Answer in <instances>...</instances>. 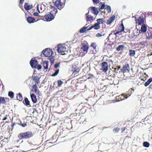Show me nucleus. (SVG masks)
I'll list each match as a JSON object with an SVG mask.
<instances>
[{
	"mask_svg": "<svg viewBox=\"0 0 152 152\" xmlns=\"http://www.w3.org/2000/svg\"><path fill=\"white\" fill-rule=\"evenodd\" d=\"M33 135L32 132L31 131H28L24 133H20L18 135L19 138L21 140L26 139L32 137Z\"/></svg>",
	"mask_w": 152,
	"mask_h": 152,
	"instance_id": "f257e3e1",
	"label": "nucleus"
},
{
	"mask_svg": "<svg viewBox=\"0 0 152 152\" xmlns=\"http://www.w3.org/2000/svg\"><path fill=\"white\" fill-rule=\"evenodd\" d=\"M53 53V52L50 49L47 48L43 50L41 55H43L46 57H49L51 56Z\"/></svg>",
	"mask_w": 152,
	"mask_h": 152,
	"instance_id": "f03ea898",
	"label": "nucleus"
},
{
	"mask_svg": "<svg viewBox=\"0 0 152 152\" xmlns=\"http://www.w3.org/2000/svg\"><path fill=\"white\" fill-rule=\"evenodd\" d=\"M55 17L53 14L51 12L49 13L45 16V18L47 21H50L53 20Z\"/></svg>",
	"mask_w": 152,
	"mask_h": 152,
	"instance_id": "7ed1b4c3",
	"label": "nucleus"
},
{
	"mask_svg": "<svg viewBox=\"0 0 152 152\" xmlns=\"http://www.w3.org/2000/svg\"><path fill=\"white\" fill-rule=\"evenodd\" d=\"M57 51L59 53H62L66 51V48L65 46H62L61 44H59L58 45Z\"/></svg>",
	"mask_w": 152,
	"mask_h": 152,
	"instance_id": "20e7f679",
	"label": "nucleus"
},
{
	"mask_svg": "<svg viewBox=\"0 0 152 152\" xmlns=\"http://www.w3.org/2000/svg\"><path fill=\"white\" fill-rule=\"evenodd\" d=\"M120 28H121V30L120 31H116V32L115 33V31H113V32L112 33V34H114L116 36V37L115 38V39H117V37H118V34L119 35H121V34H119V33L121 32L124 30V27L123 23H122L120 25Z\"/></svg>",
	"mask_w": 152,
	"mask_h": 152,
	"instance_id": "39448f33",
	"label": "nucleus"
},
{
	"mask_svg": "<svg viewBox=\"0 0 152 152\" xmlns=\"http://www.w3.org/2000/svg\"><path fill=\"white\" fill-rule=\"evenodd\" d=\"M102 71L105 72L108 70V65L107 63L106 62H103L102 63Z\"/></svg>",
	"mask_w": 152,
	"mask_h": 152,
	"instance_id": "423d86ee",
	"label": "nucleus"
},
{
	"mask_svg": "<svg viewBox=\"0 0 152 152\" xmlns=\"http://www.w3.org/2000/svg\"><path fill=\"white\" fill-rule=\"evenodd\" d=\"M98 8H96L95 7H90L88 8V12H89L90 9H91V12L94 14L96 15L98 14L99 12V11L97 9Z\"/></svg>",
	"mask_w": 152,
	"mask_h": 152,
	"instance_id": "0eeeda50",
	"label": "nucleus"
},
{
	"mask_svg": "<svg viewBox=\"0 0 152 152\" xmlns=\"http://www.w3.org/2000/svg\"><path fill=\"white\" fill-rule=\"evenodd\" d=\"M130 68L129 65V64H126L121 69V71L125 73L127 72H129L130 71Z\"/></svg>",
	"mask_w": 152,
	"mask_h": 152,
	"instance_id": "6e6552de",
	"label": "nucleus"
},
{
	"mask_svg": "<svg viewBox=\"0 0 152 152\" xmlns=\"http://www.w3.org/2000/svg\"><path fill=\"white\" fill-rule=\"evenodd\" d=\"M37 61L36 59H31L30 62V64L32 68H36V66L37 64Z\"/></svg>",
	"mask_w": 152,
	"mask_h": 152,
	"instance_id": "1a4fd4ad",
	"label": "nucleus"
},
{
	"mask_svg": "<svg viewBox=\"0 0 152 152\" xmlns=\"http://www.w3.org/2000/svg\"><path fill=\"white\" fill-rule=\"evenodd\" d=\"M89 12L86 14V19L87 21H92L95 20V18H94L92 16L89 15Z\"/></svg>",
	"mask_w": 152,
	"mask_h": 152,
	"instance_id": "9d476101",
	"label": "nucleus"
},
{
	"mask_svg": "<svg viewBox=\"0 0 152 152\" xmlns=\"http://www.w3.org/2000/svg\"><path fill=\"white\" fill-rule=\"evenodd\" d=\"M81 50L83 51V53H86L88 49V46L87 45L84 44L81 48Z\"/></svg>",
	"mask_w": 152,
	"mask_h": 152,
	"instance_id": "9b49d317",
	"label": "nucleus"
},
{
	"mask_svg": "<svg viewBox=\"0 0 152 152\" xmlns=\"http://www.w3.org/2000/svg\"><path fill=\"white\" fill-rule=\"evenodd\" d=\"M23 102L24 104L28 107H30L31 106V105L30 104V102L28 100V98L26 97L24 99V100L23 101Z\"/></svg>",
	"mask_w": 152,
	"mask_h": 152,
	"instance_id": "f8f14e48",
	"label": "nucleus"
},
{
	"mask_svg": "<svg viewBox=\"0 0 152 152\" xmlns=\"http://www.w3.org/2000/svg\"><path fill=\"white\" fill-rule=\"evenodd\" d=\"M32 90L34 91L35 93L37 94H39V91L37 89V86L36 84L34 85L32 87Z\"/></svg>",
	"mask_w": 152,
	"mask_h": 152,
	"instance_id": "ddd939ff",
	"label": "nucleus"
},
{
	"mask_svg": "<svg viewBox=\"0 0 152 152\" xmlns=\"http://www.w3.org/2000/svg\"><path fill=\"white\" fill-rule=\"evenodd\" d=\"M31 97L32 102L34 103H36L37 102L36 96L34 94H31Z\"/></svg>",
	"mask_w": 152,
	"mask_h": 152,
	"instance_id": "4468645a",
	"label": "nucleus"
},
{
	"mask_svg": "<svg viewBox=\"0 0 152 152\" xmlns=\"http://www.w3.org/2000/svg\"><path fill=\"white\" fill-rule=\"evenodd\" d=\"M115 17L114 15H113L112 17H110L109 19L107 20L106 22V23L108 25L111 23L112 22L115 20Z\"/></svg>",
	"mask_w": 152,
	"mask_h": 152,
	"instance_id": "2eb2a0df",
	"label": "nucleus"
},
{
	"mask_svg": "<svg viewBox=\"0 0 152 152\" xmlns=\"http://www.w3.org/2000/svg\"><path fill=\"white\" fill-rule=\"evenodd\" d=\"M27 22L29 23H33L35 20L34 18H32L31 17L29 16L27 19Z\"/></svg>",
	"mask_w": 152,
	"mask_h": 152,
	"instance_id": "dca6fc26",
	"label": "nucleus"
},
{
	"mask_svg": "<svg viewBox=\"0 0 152 152\" xmlns=\"http://www.w3.org/2000/svg\"><path fill=\"white\" fill-rule=\"evenodd\" d=\"M96 21L99 25L104 23L105 22V21L104 18H99L96 20Z\"/></svg>",
	"mask_w": 152,
	"mask_h": 152,
	"instance_id": "f3484780",
	"label": "nucleus"
},
{
	"mask_svg": "<svg viewBox=\"0 0 152 152\" xmlns=\"http://www.w3.org/2000/svg\"><path fill=\"white\" fill-rule=\"evenodd\" d=\"M127 96V94H123L119 96V97L121 98V100H123L124 99V98L127 99L128 97Z\"/></svg>",
	"mask_w": 152,
	"mask_h": 152,
	"instance_id": "a211bd4d",
	"label": "nucleus"
},
{
	"mask_svg": "<svg viewBox=\"0 0 152 152\" xmlns=\"http://www.w3.org/2000/svg\"><path fill=\"white\" fill-rule=\"evenodd\" d=\"M24 7L27 10H29L32 8V7L31 6L28 5V3H25L24 4Z\"/></svg>",
	"mask_w": 152,
	"mask_h": 152,
	"instance_id": "6ab92c4d",
	"label": "nucleus"
},
{
	"mask_svg": "<svg viewBox=\"0 0 152 152\" xmlns=\"http://www.w3.org/2000/svg\"><path fill=\"white\" fill-rule=\"evenodd\" d=\"M92 26L93 28H94V29L96 30L99 29L100 27L99 24L97 22V23H95Z\"/></svg>",
	"mask_w": 152,
	"mask_h": 152,
	"instance_id": "aec40b11",
	"label": "nucleus"
},
{
	"mask_svg": "<svg viewBox=\"0 0 152 152\" xmlns=\"http://www.w3.org/2000/svg\"><path fill=\"white\" fill-rule=\"evenodd\" d=\"M135 54V52L134 50L132 49L130 50H129V55L130 56H133Z\"/></svg>",
	"mask_w": 152,
	"mask_h": 152,
	"instance_id": "412c9836",
	"label": "nucleus"
},
{
	"mask_svg": "<svg viewBox=\"0 0 152 152\" xmlns=\"http://www.w3.org/2000/svg\"><path fill=\"white\" fill-rule=\"evenodd\" d=\"M124 46L123 45H119L116 48V50L118 51H120L121 50L122 51L124 50Z\"/></svg>",
	"mask_w": 152,
	"mask_h": 152,
	"instance_id": "4be33fe9",
	"label": "nucleus"
},
{
	"mask_svg": "<svg viewBox=\"0 0 152 152\" xmlns=\"http://www.w3.org/2000/svg\"><path fill=\"white\" fill-rule=\"evenodd\" d=\"M147 27L145 25H142L141 28V31L142 32L145 33L146 32Z\"/></svg>",
	"mask_w": 152,
	"mask_h": 152,
	"instance_id": "5701e85b",
	"label": "nucleus"
},
{
	"mask_svg": "<svg viewBox=\"0 0 152 152\" xmlns=\"http://www.w3.org/2000/svg\"><path fill=\"white\" fill-rule=\"evenodd\" d=\"M33 79L35 81V82L38 84L39 83V78H38L37 76H32Z\"/></svg>",
	"mask_w": 152,
	"mask_h": 152,
	"instance_id": "b1692460",
	"label": "nucleus"
},
{
	"mask_svg": "<svg viewBox=\"0 0 152 152\" xmlns=\"http://www.w3.org/2000/svg\"><path fill=\"white\" fill-rule=\"evenodd\" d=\"M48 59L50 60L51 63V64L52 65L53 64L54 61L55 60L54 57L53 56H50L48 57Z\"/></svg>",
	"mask_w": 152,
	"mask_h": 152,
	"instance_id": "393cba45",
	"label": "nucleus"
},
{
	"mask_svg": "<svg viewBox=\"0 0 152 152\" xmlns=\"http://www.w3.org/2000/svg\"><path fill=\"white\" fill-rule=\"evenodd\" d=\"M87 26H84L81 28L79 31V32L81 33H83L85 32L87 30Z\"/></svg>",
	"mask_w": 152,
	"mask_h": 152,
	"instance_id": "a878e982",
	"label": "nucleus"
},
{
	"mask_svg": "<svg viewBox=\"0 0 152 152\" xmlns=\"http://www.w3.org/2000/svg\"><path fill=\"white\" fill-rule=\"evenodd\" d=\"M152 81V78H150L148 80L145 82V83L144 84V86L146 87L147 86H148L150 83Z\"/></svg>",
	"mask_w": 152,
	"mask_h": 152,
	"instance_id": "bb28decb",
	"label": "nucleus"
},
{
	"mask_svg": "<svg viewBox=\"0 0 152 152\" xmlns=\"http://www.w3.org/2000/svg\"><path fill=\"white\" fill-rule=\"evenodd\" d=\"M17 99L20 101H21L23 100V97L22 95L20 93H19L18 94H17Z\"/></svg>",
	"mask_w": 152,
	"mask_h": 152,
	"instance_id": "cd10ccee",
	"label": "nucleus"
},
{
	"mask_svg": "<svg viewBox=\"0 0 152 152\" xmlns=\"http://www.w3.org/2000/svg\"><path fill=\"white\" fill-rule=\"evenodd\" d=\"M139 19L138 20V23L139 25H141L142 23H143L144 20L141 17H139Z\"/></svg>",
	"mask_w": 152,
	"mask_h": 152,
	"instance_id": "c85d7f7f",
	"label": "nucleus"
},
{
	"mask_svg": "<svg viewBox=\"0 0 152 152\" xmlns=\"http://www.w3.org/2000/svg\"><path fill=\"white\" fill-rule=\"evenodd\" d=\"M43 67L45 69H48V62L47 61H45L43 62Z\"/></svg>",
	"mask_w": 152,
	"mask_h": 152,
	"instance_id": "c756f323",
	"label": "nucleus"
},
{
	"mask_svg": "<svg viewBox=\"0 0 152 152\" xmlns=\"http://www.w3.org/2000/svg\"><path fill=\"white\" fill-rule=\"evenodd\" d=\"M6 103V101L5 98L1 96L0 97V104H4Z\"/></svg>",
	"mask_w": 152,
	"mask_h": 152,
	"instance_id": "7c9ffc66",
	"label": "nucleus"
},
{
	"mask_svg": "<svg viewBox=\"0 0 152 152\" xmlns=\"http://www.w3.org/2000/svg\"><path fill=\"white\" fill-rule=\"evenodd\" d=\"M65 4L64 5H63L61 3V4H59L58 5H57L56 7L60 10L62 9L64 6Z\"/></svg>",
	"mask_w": 152,
	"mask_h": 152,
	"instance_id": "2f4dec72",
	"label": "nucleus"
},
{
	"mask_svg": "<svg viewBox=\"0 0 152 152\" xmlns=\"http://www.w3.org/2000/svg\"><path fill=\"white\" fill-rule=\"evenodd\" d=\"M8 95L11 99H12L14 97V93L12 91H10L8 92Z\"/></svg>",
	"mask_w": 152,
	"mask_h": 152,
	"instance_id": "473e14b6",
	"label": "nucleus"
},
{
	"mask_svg": "<svg viewBox=\"0 0 152 152\" xmlns=\"http://www.w3.org/2000/svg\"><path fill=\"white\" fill-rule=\"evenodd\" d=\"M100 6H101V7L99 9V11H101V10L104 9L105 5L104 3V2H101L100 3Z\"/></svg>",
	"mask_w": 152,
	"mask_h": 152,
	"instance_id": "72a5a7b5",
	"label": "nucleus"
},
{
	"mask_svg": "<svg viewBox=\"0 0 152 152\" xmlns=\"http://www.w3.org/2000/svg\"><path fill=\"white\" fill-rule=\"evenodd\" d=\"M143 146L145 147H148L150 145L149 143L147 142H144L143 143Z\"/></svg>",
	"mask_w": 152,
	"mask_h": 152,
	"instance_id": "f704fd0d",
	"label": "nucleus"
},
{
	"mask_svg": "<svg viewBox=\"0 0 152 152\" xmlns=\"http://www.w3.org/2000/svg\"><path fill=\"white\" fill-rule=\"evenodd\" d=\"M17 124H18L19 125L23 127H25L27 125V124L26 123H25L24 122L22 123V122L21 121H20V123H18Z\"/></svg>",
	"mask_w": 152,
	"mask_h": 152,
	"instance_id": "c9c22d12",
	"label": "nucleus"
},
{
	"mask_svg": "<svg viewBox=\"0 0 152 152\" xmlns=\"http://www.w3.org/2000/svg\"><path fill=\"white\" fill-rule=\"evenodd\" d=\"M59 72V69H57L56 71H55V72L51 76L53 77L56 76L58 74Z\"/></svg>",
	"mask_w": 152,
	"mask_h": 152,
	"instance_id": "e433bc0d",
	"label": "nucleus"
},
{
	"mask_svg": "<svg viewBox=\"0 0 152 152\" xmlns=\"http://www.w3.org/2000/svg\"><path fill=\"white\" fill-rule=\"evenodd\" d=\"M107 6L106 8V10L108 11V13H110L111 12V7L109 5H106Z\"/></svg>",
	"mask_w": 152,
	"mask_h": 152,
	"instance_id": "4c0bfd02",
	"label": "nucleus"
},
{
	"mask_svg": "<svg viewBox=\"0 0 152 152\" xmlns=\"http://www.w3.org/2000/svg\"><path fill=\"white\" fill-rule=\"evenodd\" d=\"M61 0H56L55 2V4L56 6L58 5L59 4H61Z\"/></svg>",
	"mask_w": 152,
	"mask_h": 152,
	"instance_id": "58836bf2",
	"label": "nucleus"
},
{
	"mask_svg": "<svg viewBox=\"0 0 152 152\" xmlns=\"http://www.w3.org/2000/svg\"><path fill=\"white\" fill-rule=\"evenodd\" d=\"M121 67L120 66H117L116 67V68H114V72L115 73H117L118 72H117V71Z\"/></svg>",
	"mask_w": 152,
	"mask_h": 152,
	"instance_id": "ea45409f",
	"label": "nucleus"
},
{
	"mask_svg": "<svg viewBox=\"0 0 152 152\" xmlns=\"http://www.w3.org/2000/svg\"><path fill=\"white\" fill-rule=\"evenodd\" d=\"M63 83V82L61 80H58V87H60Z\"/></svg>",
	"mask_w": 152,
	"mask_h": 152,
	"instance_id": "a19ab883",
	"label": "nucleus"
},
{
	"mask_svg": "<svg viewBox=\"0 0 152 152\" xmlns=\"http://www.w3.org/2000/svg\"><path fill=\"white\" fill-rule=\"evenodd\" d=\"M53 12H55V15L58 12V10H57V9L55 7H53V10H52V11H51V12H53V14L54 13Z\"/></svg>",
	"mask_w": 152,
	"mask_h": 152,
	"instance_id": "79ce46f5",
	"label": "nucleus"
},
{
	"mask_svg": "<svg viewBox=\"0 0 152 152\" xmlns=\"http://www.w3.org/2000/svg\"><path fill=\"white\" fill-rule=\"evenodd\" d=\"M134 90L132 88H130L129 91L128 92V93H130V95H129V96H128V97L130 96L131 94L132 93V91H133V92L134 91Z\"/></svg>",
	"mask_w": 152,
	"mask_h": 152,
	"instance_id": "37998d69",
	"label": "nucleus"
},
{
	"mask_svg": "<svg viewBox=\"0 0 152 152\" xmlns=\"http://www.w3.org/2000/svg\"><path fill=\"white\" fill-rule=\"evenodd\" d=\"M105 35V34L104 33L103 34H101L98 33L96 35V36L97 37H99L102 36H104Z\"/></svg>",
	"mask_w": 152,
	"mask_h": 152,
	"instance_id": "c03bdc74",
	"label": "nucleus"
},
{
	"mask_svg": "<svg viewBox=\"0 0 152 152\" xmlns=\"http://www.w3.org/2000/svg\"><path fill=\"white\" fill-rule=\"evenodd\" d=\"M36 68H37L38 70H39L41 69L42 66L40 65H39V64L37 65V66H36Z\"/></svg>",
	"mask_w": 152,
	"mask_h": 152,
	"instance_id": "a18cd8bd",
	"label": "nucleus"
},
{
	"mask_svg": "<svg viewBox=\"0 0 152 152\" xmlns=\"http://www.w3.org/2000/svg\"><path fill=\"white\" fill-rule=\"evenodd\" d=\"M120 130V129L118 128H115L113 130V131L114 132H118Z\"/></svg>",
	"mask_w": 152,
	"mask_h": 152,
	"instance_id": "49530a36",
	"label": "nucleus"
},
{
	"mask_svg": "<svg viewBox=\"0 0 152 152\" xmlns=\"http://www.w3.org/2000/svg\"><path fill=\"white\" fill-rule=\"evenodd\" d=\"M60 64V63H57L54 65V67L55 68H57L58 67Z\"/></svg>",
	"mask_w": 152,
	"mask_h": 152,
	"instance_id": "de8ad7c7",
	"label": "nucleus"
},
{
	"mask_svg": "<svg viewBox=\"0 0 152 152\" xmlns=\"http://www.w3.org/2000/svg\"><path fill=\"white\" fill-rule=\"evenodd\" d=\"M91 46L94 49H96V43H92L91 45Z\"/></svg>",
	"mask_w": 152,
	"mask_h": 152,
	"instance_id": "09e8293b",
	"label": "nucleus"
},
{
	"mask_svg": "<svg viewBox=\"0 0 152 152\" xmlns=\"http://www.w3.org/2000/svg\"><path fill=\"white\" fill-rule=\"evenodd\" d=\"M147 39L149 40H150L152 39V34L149 36L147 37Z\"/></svg>",
	"mask_w": 152,
	"mask_h": 152,
	"instance_id": "8fccbe9b",
	"label": "nucleus"
},
{
	"mask_svg": "<svg viewBox=\"0 0 152 152\" xmlns=\"http://www.w3.org/2000/svg\"><path fill=\"white\" fill-rule=\"evenodd\" d=\"M93 3H95L96 4L99 3V0H92Z\"/></svg>",
	"mask_w": 152,
	"mask_h": 152,
	"instance_id": "3c124183",
	"label": "nucleus"
},
{
	"mask_svg": "<svg viewBox=\"0 0 152 152\" xmlns=\"http://www.w3.org/2000/svg\"><path fill=\"white\" fill-rule=\"evenodd\" d=\"M34 16H37L39 15V13L37 12H35L34 13Z\"/></svg>",
	"mask_w": 152,
	"mask_h": 152,
	"instance_id": "603ef678",
	"label": "nucleus"
},
{
	"mask_svg": "<svg viewBox=\"0 0 152 152\" xmlns=\"http://www.w3.org/2000/svg\"><path fill=\"white\" fill-rule=\"evenodd\" d=\"M113 32V31H111V33L110 34L109 36L107 38V39L108 40L109 39V37L111 36V35L112 34V33Z\"/></svg>",
	"mask_w": 152,
	"mask_h": 152,
	"instance_id": "864d4df0",
	"label": "nucleus"
},
{
	"mask_svg": "<svg viewBox=\"0 0 152 152\" xmlns=\"http://www.w3.org/2000/svg\"><path fill=\"white\" fill-rule=\"evenodd\" d=\"M93 28V26H91L90 28H88L87 30V31H88L90 30H91L92 28Z\"/></svg>",
	"mask_w": 152,
	"mask_h": 152,
	"instance_id": "5fc2aeb1",
	"label": "nucleus"
},
{
	"mask_svg": "<svg viewBox=\"0 0 152 152\" xmlns=\"http://www.w3.org/2000/svg\"><path fill=\"white\" fill-rule=\"evenodd\" d=\"M125 129H126L125 127L122 128V129H121V132L122 133L123 132L125 131Z\"/></svg>",
	"mask_w": 152,
	"mask_h": 152,
	"instance_id": "6e6d98bb",
	"label": "nucleus"
},
{
	"mask_svg": "<svg viewBox=\"0 0 152 152\" xmlns=\"http://www.w3.org/2000/svg\"><path fill=\"white\" fill-rule=\"evenodd\" d=\"M33 109L34 110V112H36V113H38V111L35 108H33Z\"/></svg>",
	"mask_w": 152,
	"mask_h": 152,
	"instance_id": "4d7b16f0",
	"label": "nucleus"
},
{
	"mask_svg": "<svg viewBox=\"0 0 152 152\" xmlns=\"http://www.w3.org/2000/svg\"><path fill=\"white\" fill-rule=\"evenodd\" d=\"M7 118V115H6V117H4V118L2 120L3 121H4V120H6Z\"/></svg>",
	"mask_w": 152,
	"mask_h": 152,
	"instance_id": "13d9d810",
	"label": "nucleus"
},
{
	"mask_svg": "<svg viewBox=\"0 0 152 152\" xmlns=\"http://www.w3.org/2000/svg\"><path fill=\"white\" fill-rule=\"evenodd\" d=\"M24 0H20V4H22Z\"/></svg>",
	"mask_w": 152,
	"mask_h": 152,
	"instance_id": "bf43d9fd",
	"label": "nucleus"
},
{
	"mask_svg": "<svg viewBox=\"0 0 152 152\" xmlns=\"http://www.w3.org/2000/svg\"><path fill=\"white\" fill-rule=\"evenodd\" d=\"M78 71L79 70L77 69H76L74 70V72L78 73Z\"/></svg>",
	"mask_w": 152,
	"mask_h": 152,
	"instance_id": "052dcab7",
	"label": "nucleus"
},
{
	"mask_svg": "<svg viewBox=\"0 0 152 152\" xmlns=\"http://www.w3.org/2000/svg\"><path fill=\"white\" fill-rule=\"evenodd\" d=\"M17 123H14L13 124L11 125V126L13 127V126L15 125L16 124H17Z\"/></svg>",
	"mask_w": 152,
	"mask_h": 152,
	"instance_id": "680f3d73",
	"label": "nucleus"
},
{
	"mask_svg": "<svg viewBox=\"0 0 152 152\" xmlns=\"http://www.w3.org/2000/svg\"><path fill=\"white\" fill-rule=\"evenodd\" d=\"M37 11H38V12H39L40 13V11H39V7L38 5L37 6Z\"/></svg>",
	"mask_w": 152,
	"mask_h": 152,
	"instance_id": "e2e57ef3",
	"label": "nucleus"
},
{
	"mask_svg": "<svg viewBox=\"0 0 152 152\" xmlns=\"http://www.w3.org/2000/svg\"><path fill=\"white\" fill-rule=\"evenodd\" d=\"M148 15H152V12H148Z\"/></svg>",
	"mask_w": 152,
	"mask_h": 152,
	"instance_id": "0e129e2a",
	"label": "nucleus"
},
{
	"mask_svg": "<svg viewBox=\"0 0 152 152\" xmlns=\"http://www.w3.org/2000/svg\"><path fill=\"white\" fill-rule=\"evenodd\" d=\"M50 7H51V9H53V7H55L54 6H53L52 5H50Z\"/></svg>",
	"mask_w": 152,
	"mask_h": 152,
	"instance_id": "69168bd1",
	"label": "nucleus"
},
{
	"mask_svg": "<svg viewBox=\"0 0 152 152\" xmlns=\"http://www.w3.org/2000/svg\"><path fill=\"white\" fill-rule=\"evenodd\" d=\"M146 43V42H142L141 44L142 45H144Z\"/></svg>",
	"mask_w": 152,
	"mask_h": 152,
	"instance_id": "338daca9",
	"label": "nucleus"
},
{
	"mask_svg": "<svg viewBox=\"0 0 152 152\" xmlns=\"http://www.w3.org/2000/svg\"><path fill=\"white\" fill-rule=\"evenodd\" d=\"M149 88H150L152 89V85L151 84L149 86Z\"/></svg>",
	"mask_w": 152,
	"mask_h": 152,
	"instance_id": "774afa93",
	"label": "nucleus"
}]
</instances>
